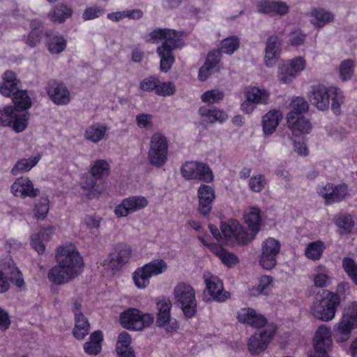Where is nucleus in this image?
Masks as SVG:
<instances>
[{
    "mask_svg": "<svg viewBox=\"0 0 357 357\" xmlns=\"http://www.w3.org/2000/svg\"><path fill=\"white\" fill-rule=\"evenodd\" d=\"M7 267L8 269L9 279L18 287H22L24 284L22 275L19 269L15 266L13 260L8 257H6Z\"/></svg>",
    "mask_w": 357,
    "mask_h": 357,
    "instance_id": "3c124183",
    "label": "nucleus"
},
{
    "mask_svg": "<svg viewBox=\"0 0 357 357\" xmlns=\"http://www.w3.org/2000/svg\"><path fill=\"white\" fill-rule=\"evenodd\" d=\"M281 250L280 242L268 237L261 243V253L259 255V264L266 270H271L277 265V257Z\"/></svg>",
    "mask_w": 357,
    "mask_h": 357,
    "instance_id": "f8f14e48",
    "label": "nucleus"
},
{
    "mask_svg": "<svg viewBox=\"0 0 357 357\" xmlns=\"http://www.w3.org/2000/svg\"><path fill=\"white\" fill-rule=\"evenodd\" d=\"M290 112L287 116L303 115L308 110V104L303 97L294 98L289 105Z\"/></svg>",
    "mask_w": 357,
    "mask_h": 357,
    "instance_id": "603ef678",
    "label": "nucleus"
},
{
    "mask_svg": "<svg viewBox=\"0 0 357 357\" xmlns=\"http://www.w3.org/2000/svg\"><path fill=\"white\" fill-rule=\"evenodd\" d=\"M20 81L12 71H6L3 77V83L0 86V93L4 96H10L18 91Z\"/></svg>",
    "mask_w": 357,
    "mask_h": 357,
    "instance_id": "c9c22d12",
    "label": "nucleus"
},
{
    "mask_svg": "<svg viewBox=\"0 0 357 357\" xmlns=\"http://www.w3.org/2000/svg\"><path fill=\"white\" fill-rule=\"evenodd\" d=\"M239 47V40L236 36H231L222 40L220 43V50L227 54H233Z\"/></svg>",
    "mask_w": 357,
    "mask_h": 357,
    "instance_id": "4d7b16f0",
    "label": "nucleus"
},
{
    "mask_svg": "<svg viewBox=\"0 0 357 357\" xmlns=\"http://www.w3.org/2000/svg\"><path fill=\"white\" fill-rule=\"evenodd\" d=\"M317 191L327 204L340 202L349 195L348 186L345 183L335 185L328 183L325 185L319 186Z\"/></svg>",
    "mask_w": 357,
    "mask_h": 357,
    "instance_id": "aec40b11",
    "label": "nucleus"
},
{
    "mask_svg": "<svg viewBox=\"0 0 357 357\" xmlns=\"http://www.w3.org/2000/svg\"><path fill=\"white\" fill-rule=\"evenodd\" d=\"M89 323L84 314H76L75 318V327L73 328V335L77 340H82L89 331Z\"/></svg>",
    "mask_w": 357,
    "mask_h": 357,
    "instance_id": "c03bdc74",
    "label": "nucleus"
},
{
    "mask_svg": "<svg viewBox=\"0 0 357 357\" xmlns=\"http://www.w3.org/2000/svg\"><path fill=\"white\" fill-rule=\"evenodd\" d=\"M306 61L298 56L282 61L278 66V79L281 84H291L296 77L305 70Z\"/></svg>",
    "mask_w": 357,
    "mask_h": 357,
    "instance_id": "1a4fd4ad",
    "label": "nucleus"
},
{
    "mask_svg": "<svg viewBox=\"0 0 357 357\" xmlns=\"http://www.w3.org/2000/svg\"><path fill=\"white\" fill-rule=\"evenodd\" d=\"M149 205L146 197L142 195L130 196L123 199L114 210L116 218L126 217L131 213L143 210Z\"/></svg>",
    "mask_w": 357,
    "mask_h": 357,
    "instance_id": "dca6fc26",
    "label": "nucleus"
},
{
    "mask_svg": "<svg viewBox=\"0 0 357 357\" xmlns=\"http://www.w3.org/2000/svg\"><path fill=\"white\" fill-rule=\"evenodd\" d=\"M174 298L185 317L192 318L197 313L195 289L188 283L179 282L174 289Z\"/></svg>",
    "mask_w": 357,
    "mask_h": 357,
    "instance_id": "0eeeda50",
    "label": "nucleus"
},
{
    "mask_svg": "<svg viewBox=\"0 0 357 357\" xmlns=\"http://www.w3.org/2000/svg\"><path fill=\"white\" fill-rule=\"evenodd\" d=\"M313 351L309 355L323 356L328 354L333 347L331 329L329 326L321 324L314 332L312 337Z\"/></svg>",
    "mask_w": 357,
    "mask_h": 357,
    "instance_id": "4468645a",
    "label": "nucleus"
},
{
    "mask_svg": "<svg viewBox=\"0 0 357 357\" xmlns=\"http://www.w3.org/2000/svg\"><path fill=\"white\" fill-rule=\"evenodd\" d=\"M354 63L351 60L343 61L340 65V76L342 81L351 79L354 73Z\"/></svg>",
    "mask_w": 357,
    "mask_h": 357,
    "instance_id": "680f3d73",
    "label": "nucleus"
},
{
    "mask_svg": "<svg viewBox=\"0 0 357 357\" xmlns=\"http://www.w3.org/2000/svg\"><path fill=\"white\" fill-rule=\"evenodd\" d=\"M340 303L339 295L331 291H323L315 295L309 312L314 318L328 322L335 318Z\"/></svg>",
    "mask_w": 357,
    "mask_h": 357,
    "instance_id": "7ed1b4c3",
    "label": "nucleus"
},
{
    "mask_svg": "<svg viewBox=\"0 0 357 357\" xmlns=\"http://www.w3.org/2000/svg\"><path fill=\"white\" fill-rule=\"evenodd\" d=\"M310 21L316 27L321 28L332 22L334 15L332 13L322 8H314L309 13Z\"/></svg>",
    "mask_w": 357,
    "mask_h": 357,
    "instance_id": "f704fd0d",
    "label": "nucleus"
},
{
    "mask_svg": "<svg viewBox=\"0 0 357 357\" xmlns=\"http://www.w3.org/2000/svg\"><path fill=\"white\" fill-rule=\"evenodd\" d=\"M155 319L152 313H144L139 309L130 307L123 311L119 317L121 325L126 329L141 331L150 327Z\"/></svg>",
    "mask_w": 357,
    "mask_h": 357,
    "instance_id": "423d86ee",
    "label": "nucleus"
},
{
    "mask_svg": "<svg viewBox=\"0 0 357 357\" xmlns=\"http://www.w3.org/2000/svg\"><path fill=\"white\" fill-rule=\"evenodd\" d=\"M206 291L215 301L222 303L230 298V294L225 291L222 282L216 275L206 273L203 275Z\"/></svg>",
    "mask_w": 357,
    "mask_h": 357,
    "instance_id": "412c9836",
    "label": "nucleus"
},
{
    "mask_svg": "<svg viewBox=\"0 0 357 357\" xmlns=\"http://www.w3.org/2000/svg\"><path fill=\"white\" fill-rule=\"evenodd\" d=\"M0 293L6 292L9 288V282L5 275H8L6 258L0 261Z\"/></svg>",
    "mask_w": 357,
    "mask_h": 357,
    "instance_id": "0e129e2a",
    "label": "nucleus"
},
{
    "mask_svg": "<svg viewBox=\"0 0 357 357\" xmlns=\"http://www.w3.org/2000/svg\"><path fill=\"white\" fill-rule=\"evenodd\" d=\"M273 279L270 275H262L259 278L257 286L250 289V295L257 296L260 294L267 295L273 289Z\"/></svg>",
    "mask_w": 357,
    "mask_h": 357,
    "instance_id": "37998d69",
    "label": "nucleus"
},
{
    "mask_svg": "<svg viewBox=\"0 0 357 357\" xmlns=\"http://www.w3.org/2000/svg\"><path fill=\"white\" fill-rule=\"evenodd\" d=\"M132 338L130 335L123 331L117 337L116 351L119 357H135V351L130 347Z\"/></svg>",
    "mask_w": 357,
    "mask_h": 357,
    "instance_id": "72a5a7b5",
    "label": "nucleus"
},
{
    "mask_svg": "<svg viewBox=\"0 0 357 357\" xmlns=\"http://www.w3.org/2000/svg\"><path fill=\"white\" fill-rule=\"evenodd\" d=\"M14 108L19 113L28 112L27 109L31 107L32 102L26 90L17 91L13 97Z\"/></svg>",
    "mask_w": 357,
    "mask_h": 357,
    "instance_id": "a19ab883",
    "label": "nucleus"
},
{
    "mask_svg": "<svg viewBox=\"0 0 357 357\" xmlns=\"http://www.w3.org/2000/svg\"><path fill=\"white\" fill-rule=\"evenodd\" d=\"M156 325L167 333H174L178 329V324L176 319L171 316L172 303L166 298L160 299L157 303Z\"/></svg>",
    "mask_w": 357,
    "mask_h": 357,
    "instance_id": "2eb2a0df",
    "label": "nucleus"
},
{
    "mask_svg": "<svg viewBox=\"0 0 357 357\" xmlns=\"http://www.w3.org/2000/svg\"><path fill=\"white\" fill-rule=\"evenodd\" d=\"M314 285L317 288H324L331 284L332 277L328 269L323 266L319 265L314 268L313 275Z\"/></svg>",
    "mask_w": 357,
    "mask_h": 357,
    "instance_id": "ea45409f",
    "label": "nucleus"
},
{
    "mask_svg": "<svg viewBox=\"0 0 357 357\" xmlns=\"http://www.w3.org/2000/svg\"><path fill=\"white\" fill-rule=\"evenodd\" d=\"M342 268L351 280L357 286V263L350 257L342 259Z\"/></svg>",
    "mask_w": 357,
    "mask_h": 357,
    "instance_id": "6e6d98bb",
    "label": "nucleus"
},
{
    "mask_svg": "<svg viewBox=\"0 0 357 357\" xmlns=\"http://www.w3.org/2000/svg\"><path fill=\"white\" fill-rule=\"evenodd\" d=\"M236 318L240 323L256 328H262L267 324V319L264 315L252 307L241 308L237 312Z\"/></svg>",
    "mask_w": 357,
    "mask_h": 357,
    "instance_id": "5701e85b",
    "label": "nucleus"
},
{
    "mask_svg": "<svg viewBox=\"0 0 357 357\" xmlns=\"http://www.w3.org/2000/svg\"><path fill=\"white\" fill-rule=\"evenodd\" d=\"M220 229L228 244H247L253 240V235L250 234L236 220L222 223Z\"/></svg>",
    "mask_w": 357,
    "mask_h": 357,
    "instance_id": "9b49d317",
    "label": "nucleus"
},
{
    "mask_svg": "<svg viewBox=\"0 0 357 357\" xmlns=\"http://www.w3.org/2000/svg\"><path fill=\"white\" fill-rule=\"evenodd\" d=\"M151 277L144 268H137L132 274V279L135 286L139 289L146 288L150 284Z\"/></svg>",
    "mask_w": 357,
    "mask_h": 357,
    "instance_id": "a18cd8bd",
    "label": "nucleus"
},
{
    "mask_svg": "<svg viewBox=\"0 0 357 357\" xmlns=\"http://www.w3.org/2000/svg\"><path fill=\"white\" fill-rule=\"evenodd\" d=\"M50 208V200L47 197H42L35 202L33 208V214L37 220H44L48 213Z\"/></svg>",
    "mask_w": 357,
    "mask_h": 357,
    "instance_id": "09e8293b",
    "label": "nucleus"
},
{
    "mask_svg": "<svg viewBox=\"0 0 357 357\" xmlns=\"http://www.w3.org/2000/svg\"><path fill=\"white\" fill-rule=\"evenodd\" d=\"M168 141L166 136L159 132L153 133L150 139L148 160L151 165L161 167L168 160Z\"/></svg>",
    "mask_w": 357,
    "mask_h": 357,
    "instance_id": "6e6552de",
    "label": "nucleus"
},
{
    "mask_svg": "<svg viewBox=\"0 0 357 357\" xmlns=\"http://www.w3.org/2000/svg\"><path fill=\"white\" fill-rule=\"evenodd\" d=\"M281 43L276 36H270L266 41L265 48L264 63L271 68L278 62L281 54Z\"/></svg>",
    "mask_w": 357,
    "mask_h": 357,
    "instance_id": "bb28decb",
    "label": "nucleus"
},
{
    "mask_svg": "<svg viewBox=\"0 0 357 357\" xmlns=\"http://www.w3.org/2000/svg\"><path fill=\"white\" fill-rule=\"evenodd\" d=\"M224 96V93L222 91L213 89L204 92L201 96V100L207 104H215L221 101Z\"/></svg>",
    "mask_w": 357,
    "mask_h": 357,
    "instance_id": "bf43d9fd",
    "label": "nucleus"
},
{
    "mask_svg": "<svg viewBox=\"0 0 357 357\" xmlns=\"http://www.w3.org/2000/svg\"><path fill=\"white\" fill-rule=\"evenodd\" d=\"M266 185V180L261 174L252 176L248 182L250 189L255 192H260Z\"/></svg>",
    "mask_w": 357,
    "mask_h": 357,
    "instance_id": "e2e57ef3",
    "label": "nucleus"
},
{
    "mask_svg": "<svg viewBox=\"0 0 357 357\" xmlns=\"http://www.w3.org/2000/svg\"><path fill=\"white\" fill-rule=\"evenodd\" d=\"M46 91L50 98L56 105H67L70 102V93L61 82L50 81L46 86Z\"/></svg>",
    "mask_w": 357,
    "mask_h": 357,
    "instance_id": "393cba45",
    "label": "nucleus"
},
{
    "mask_svg": "<svg viewBox=\"0 0 357 357\" xmlns=\"http://www.w3.org/2000/svg\"><path fill=\"white\" fill-rule=\"evenodd\" d=\"M29 112L19 113L13 107L6 106L0 109V126L12 127L17 132L27 126Z\"/></svg>",
    "mask_w": 357,
    "mask_h": 357,
    "instance_id": "ddd939ff",
    "label": "nucleus"
},
{
    "mask_svg": "<svg viewBox=\"0 0 357 357\" xmlns=\"http://www.w3.org/2000/svg\"><path fill=\"white\" fill-rule=\"evenodd\" d=\"M287 126L294 135L308 134L312 130V124L303 115L287 116Z\"/></svg>",
    "mask_w": 357,
    "mask_h": 357,
    "instance_id": "c85d7f7f",
    "label": "nucleus"
},
{
    "mask_svg": "<svg viewBox=\"0 0 357 357\" xmlns=\"http://www.w3.org/2000/svg\"><path fill=\"white\" fill-rule=\"evenodd\" d=\"M72 15L71 9L64 5L57 6L49 13L50 20L54 22L61 23Z\"/></svg>",
    "mask_w": 357,
    "mask_h": 357,
    "instance_id": "8fccbe9b",
    "label": "nucleus"
},
{
    "mask_svg": "<svg viewBox=\"0 0 357 357\" xmlns=\"http://www.w3.org/2000/svg\"><path fill=\"white\" fill-rule=\"evenodd\" d=\"M197 196L198 199V212L204 216L208 215L216 197L214 188L202 183L197 189Z\"/></svg>",
    "mask_w": 357,
    "mask_h": 357,
    "instance_id": "4be33fe9",
    "label": "nucleus"
},
{
    "mask_svg": "<svg viewBox=\"0 0 357 357\" xmlns=\"http://www.w3.org/2000/svg\"><path fill=\"white\" fill-rule=\"evenodd\" d=\"M107 127L102 123H93L88 126L84 132V137L86 139L98 143L105 139Z\"/></svg>",
    "mask_w": 357,
    "mask_h": 357,
    "instance_id": "e433bc0d",
    "label": "nucleus"
},
{
    "mask_svg": "<svg viewBox=\"0 0 357 357\" xmlns=\"http://www.w3.org/2000/svg\"><path fill=\"white\" fill-rule=\"evenodd\" d=\"M47 47L52 54H59L66 47V40L61 36H50L47 42Z\"/></svg>",
    "mask_w": 357,
    "mask_h": 357,
    "instance_id": "5fc2aeb1",
    "label": "nucleus"
},
{
    "mask_svg": "<svg viewBox=\"0 0 357 357\" xmlns=\"http://www.w3.org/2000/svg\"><path fill=\"white\" fill-rule=\"evenodd\" d=\"M204 121L213 123L225 122L228 119L227 114L222 109L215 107L202 106L198 111Z\"/></svg>",
    "mask_w": 357,
    "mask_h": 357,
    "instance_id": "c756f323",
    "label": "nucleus"
},
{
    "mask_svg": "<svg viewBox=\"0 0 357 357\" xmlns=\"http://www.w3.org/2000/svg\"><path fill=\"white\" fill-rule=\"evenodd\" d=\"M199 238L226 266L231 268L238 263V258L234 254L227 251L217 244L210 243L205 237L199 236Z\"/></svg>",
    "mask_w": 357,
    "mask_h": 357,
    "instance_id": "a878e982",
    "label": "nucleus"
},
{
    "mask_svg": "<svg viewBox=\"0 0 357 357\" xmlns=\"http://www.w3.org/2000/svg\"><path fill=\"white\" fill-rule=\"evenodd\" d=\"M41 156L37 155L29 158H22L19 160L11 169L13 175H17L24 172H29L40 161Z\"/></svg>",
    "mask_w": 357,
    "mask_h": 357,
    "instance_id": "79ce46f5",
    "label": "nucleus"
},
{
    "mask_svg": "<svg viewBox=\"0 0 357 357\" xmlns=\"http://www.w3.org/2000/svg\"><path fill=\"white\" fill-rule=\"evenodd\" d=\"M55 257L57 264L47 273L51 282L64 284L83 272L84 261L75 244L66 243L60 245Z\"/></svg>",
    "mask_w": 357,
    "mask_h": 357,
    "instance_id": "f257e3e1",
    "label": "nucleus"
},
{
    "mask_svg": "<svg viewBox=\"0 0 357 357\" xmlns=\"http://www.w3.org/2000/svg\"><path fill=\"white\" fill-rule=\"evenodd\" d=\"M282 119V114L278 110H270L262 117V130L266 137L271 136L276 130Z\"/></svg>",
    "mask_w": 357,
    "mask_h": 357,
    "instance_id": "7c9ffc66",
    "label": "nucleus"
},
{
    "mask_svg": "<svg viewBox=\"0 0 357 357\" xmlns=\"http://www.w3.org/2000/svg\"><path fill=\"white\" fill-rule=\"evenodd\" d=\"M10 191L15 197L21 198L36 197L39 190L34 188L33 182L26 176L17 178L10 187Z\"/></svg>",
    "mask_w": 357,
    "mask_h": 357,
    "instance_id": "b1692460",
    "label": "nucleus"
},
{
    "mask_svg": "<svg viewBox=\"0 0 357 357\" xmlns=\"http://www.w3.org/2000/svg\"><path fill=\"white\" fill-rule=\"evenodd\" d=\"M357 328V303L352 302L342 311L340 321L334 326V338L337 342L347 341L352 330Z\"/></svg>",
    "mask_w": 357,
    "mask_h": 357,
    "instance_id": "39448f33",
    "label": "nucleus"
},
{
    "mask_svg": "<svg viewBox=\"0 0 357 357\" xmlns=\"http://www.w3.org/2000/svg\"><path fill=\"white\" fill-rule=\"evenodd\" d=\"M153 116L149 114H139L136 116V123L139 128L148 129L153 126Z\"/></svg>",
    "mask_w": 357,
    "mask_h": 357,
    "instance_id": "69168bd1",
    "label": "nucleus"
},
{
    "mask_svg": "<svg viewBox=\"0 0 357 357\" xmlns=\"http://www.w3.org/2000/svg\"><path fill=\"white\" fill-rule=\"evenodd\" d=\"M326 248L325 244L321 241H316L309 243L305 249V256L311 260H319Z\"/></svg>",
    "mask_w": 357,
    "mask_h": 357,
    "instance_id": "49530a36",
    "label": "nucleus"
},
{
    "mask_svg": "<svg viewBox=\"0 0 357 357\" xmlns=\"http://www.w3.org/2000/svg\"><path fill=\"white\" fill-rule=\"evenodd\" d=\"M43 242L44 241H43V238L38 234L31 235L30 238L31 246L39 255H41L45 252V246Z\"/></svg>",
    "mask_w": 357,
    "mask_h": 357,
    "instance_id": "338daca9",
    "label": "nucleus"
},
{
    "mask_svg": "<svg viewBox=\"0 0 357 357\" xmlns=\"http://www.w3.org/2000/svg\"><path fill=\"white\" fill-rule=\"evenodd\" d=\"M245 223L249 227L250 234L253 235V239L259 231L262 224L261 211L259 208L251 206L246 208L243 213Z\"/></svg>",
    "mask_w": 357,
    "mask_h": 357,
    "instance_id": "cd10ccee",
    "label": "nucleus"
},
{
    "mask_svg": "<svg viewBox=\"0 0 357 357\" xmlns=\"http://www.w3.org/2000/svg\"><path fill=\"white\" fill-rule=\"evenodd\" d=\"M335 224L341 234H347L351 231L354 222L351 215H341L336 218Z\"/></svg>",
    "mask_w": 357,
    "mask_h": 357,
    "instance_id": "13d9d810",
    "label": "nucleus"
},
{
    "mask_svg": "<svg viewBox=\"0 0 357 357\" xmlns=\"http://www.w3.org/2000/svg\"><path fill=\"white\" fill-rule=\"evenodd\" d=\"M245 98L257 105H267L269 102L271 92L269 90L257 86H249L244 91Z\"/></svg>",
    "mask_w": 357,
    "mask_h": 357,
    "instance_id": "2f4dec72",
    "label": "nucleus"
},
{
    "mask_svg": "<svg viewBox=\"0 0 357 357\" xmlns=\"http://www.w3.org/2000/svg\"><path fill=\"white\" fill-rule=\"evenodd\" d=\"M181 176L186 180H199L211 183L214 180L210 167L203 162L190 160L184 162L180 169Z\"/></svg>",
    "mask_w": 357,
    "mask_h": 357,
    "instance_id": "9d476101",
    "label": "nucleus"
},
{
    "mask_svg": "<svg viewBox=\"0 0 357 357\" xmlns=\"http://www.w3.org/2000/svg\"><path fill=\"white\" fill-rule=\"evenodd\" d=\"M110 172V165L108 161L102 159L96 160L91 164L90 173L93 178L84 177L81 180L82 188L86 191L89 199L99 196L102 190L97 183L96 180L106 178Z\"/></svg>",
    "mask_w": 357,
    "mask_h": 357,
    "instance_id": "20e7f679",
    "label": "nucleus"
},
{
    "mask_svg": "<svg viewBox=\"0 0 357 357\" xmlns=\"http://www.w3.org/2000/svg\"><path fill=\"white\" fill-rule=\"evenodd\" d=\"M158 78L150 77L143 79L140 83V89L146 92L156 91Z\"/></svg>",
    "mask_w": 357,
    "mask_h": 357,
    "instance_id": "774afa93",
    "label": "nucleus"
},
{
    "mask_svg": "<svg viewBox=\"0 0 357 357\" xmlns=\"http://www.w3.org/2000/svg\"><path fill=\"white\" fill-rule=\"evenodd\" d=\"M31 31L27 38L26 44L30 47H35L41 40L42 30L40 29V22L37 20H33L31 22Z\"/></svg>",
    "mask_w": 357,
    "mask_h": 357,
    "instance_id": "864d4df0",
    "label": "nucleus"
},
{
    "mask_svg": "<svg viewBox=\"0 0 357 357\" xmlns=\"http://www.w3.org/2000/svg\"><path fill=\"white\" fill-rule=\"evenodd\" d=\"M143 266L151 278L164 273L167 269V262L160 258L153 259Z\"/></svg>",
    "mask_w": 357,
    "mask_h": 357,
    "instance_id": "de8ad7c7",
    "label": "nucleus"
},
{
    "mask_svg": "<svg viewBox=\"0 0 357 357\" xmlns=\"http://www.w3.org/2000/svg\"><path fill=\"white\" fill-rule=\"evenodd\" d=\"M220 60V52L219 51H213L208 54L206 62L200 68L198 79L204 82L211 75L212 70L218 64Z\"/></svg>",
    "mask_w": 357,
    "mask_h": 357,
    "instance_id": "473e14b6",
    "label": "nucleus"
},
{
    "mask_svg": "<svg viewBox=\"0 0 357 357\" xmlns=\"http://www.w3.org/2000/svg\"><path fill=\"white\" fill-rule=\"evenodd\" d=\"M276 331L275 326H267L265 330L253 334L248 342V348L252 355H258L266 349Z\"/></svg>",
    "mask_w": 357,
    "mask_h": 357,
    "instance_id": "a211bd4d",
    "label": "nucleus"
},
{
    "mask_svg": "<svg viewBox=\"0 0 357 357\" xmlns=\"http://www.w3.org/2000/svg\"><path fill=\"white\" fill-rule=\"evenodd\" d=\"M177 47L170 46L166 47L165 45H160L157 48V53L160 59V70L162 72H167L173 65L174 62V56L172 54L174 49Z\"/></svg>",
    "mask_w": 357,
    "mask_h": 357,
    "instance_id": "4c0bfd02",
    "label": "nucleus"
},
{
    "mask_svg": "<svg viewBox=\"0 0 357 357\" xmlns=\"http://www.w3.org/2000/svg\"><path fill=\"white\" fill-rule=\"evenodd\" d=\"M309 99L312 105L320 111L328 110L331 104V108L336 115L340 114L341 106L344 102V93L339 88L321 84L311 86Z\"/></svg>",
    "mask_w": 357,
    "mask_h": 357,
    "instance_id": "f03ea898",
    "label": "nucleus"
},
{
    "mask_svg": "<svg viewBox=\"0 0 357 357\" xmlns=\"http://www.w3.org/2000/svg\"><path fill=\"white\" fill-rule=\"evenodd\" d=\"M176 92L175 84L172 82H162L158 79L155 93L160 96H172Z\"/></svg>",
    "mask_w": 357,
    "mask_h": 357,
    "instance_id": "052dcab7",
    "label": "nucleus"
},
{
    "mask_svg": "<svg viewBox=\"0 0 357 357\" xmlns=\"http://www.w3.org/2000/svg\"><path fill=\"white\" fill-rule=\"evenodd\" d=\"M181 35L176 32L175 30L169 29H157L152 31L146 40L148 42L153 43H158L162 41L161 45H165L166 47H181L183 44L181 40Z\"/></svg>",
    "mask_w": 357,
    "mask_h": 357,
    "instance_id": "6ab92c4d",
    "label": "nucleus"
},
{
    "mask_svg": "<svg viewBox=\"0 0 357 357\" xmlns=\"http://www.w3.org/2000/svg\"><path fill=\"white\" fill-rule=\"evenodd\" d=\"M102 333L96 331L89 336V340L84 344V350L89 355H98L102 350Z\"/></svg>",
    "mask_w": 357,
    "mask_h": 357,
    "instance_id": "58836bf2",
    "label": "nucleus"
},
{
    "mask_svg": "<svg viewBox=\"0 0 357 357\" xmlns=\"http://www.w3.org/2000/svg\"><path fill=\"white\" fill-rule=\"evenodd\" d=\"M132 255V250L126 244L116 245L112 252L104 261V266L116 271L129 262Z\"/></svg>",
    "mask_w": 357,
    "mask_h": 357,
    "instance_id": "f3484780",
    "label": "nucleus"
}]
</instances>
